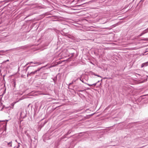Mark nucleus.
I'll use <instances>...</instances> for the list:
<instances>
[{
	"label": "nucleus",
	"instance_id": "f257e3e1",
	"mask_svg": "<svg viewBox=\"0 0 148 148\" xmlns=\"http://www.w3.org/2000/svg\"><path fill=\"white\" fill-rule=\"evenodd\" d=\"M80 80L83 83L86 84V82L89 79V77L88 76L86 75L84 76V78H82L81 77L79 78Z\"/></svg>",
	"mask_w": 148,
	"mask_h": 148
},
{
	"label": "nucleus",
	"instance_id": "f03ea898",
	"mask_svg": "<svg viewBox=\"0 0 148 148\" xmlns=\"http://www.w3.org/2000/svg\"><path fill=\"white\" fill-rule=\"evenodd\" d=\"M36 64L37 65H40V64H41V63L39 62H28L27 64L26 65V66L29 64L31 65L32 64Z\"/></svg>",
	"mask_w": 148,
	"mask_h": 148
},
{
	"label": "nucleus",
	"instance_id": "7ed1b4c3",
	"mask_svg": "<svg viewBox=\"0 0 148 148\" xmlns=\"http://www.w3.org/2000/svg\"><path fill=\"white\" fill-rule=\"evenodd\" d=\"M36 73V71L34 72H32L30 73L28 72L27 74V76L28 77L29 76L31 75H34Z\"/></svg>",
	"mask_w": 148,
	"mask_h": 148
},
{
	"label": "nucleus",
	"instance_id": "20e7f679",
	"mask_svg": "<svg viewBox=\"0 0 148 148\" xmlns=\"http://www.w3.org/2000/svg\"><path fill=\"white\" fill-rule=\"evenodd\" d=\"M89 74L90 75H94L95 76H97L98 77H102L101 76H100L99 75H97L95 73L93 72H91V71H90V72Z\"/></svg>",
	"mask_w": 148,
	"mask_h": 148
},
{
	"label": "nucleus",
	"instance_id": "39448f33",
	"mask_svg": "<svg viewBox=\"0 0 148 148\" xmlns=\"http://www.w3.org/2000/svg\"><path fill=\"white\" fill-rule=\"evenodd\" d=\"M148 65V61L147 62L143 63L141 65V67L143 68L145 66H147Z\"/></svg>",
	"mask_w": 148,
	"mask_h": 148
},
{
	"label": "nucleus",
	"instance_id": "423d86ee",
	"mask_svg": "<svg viewBox=\"0 0 148 148\" xmlns=\"http://www.w3.org/2000/svg\"><path fill=\"white\" fill-rule=\"evenodd\" d=\"M48 75V73H44L43 75L42 76V78L44 79L47 78Z\"/></svg>",
	"mask_w": 148,
	"mask_h": 148
},
{
	"label": "nucleus",
	"instance_id": "0eeeda50",
	"mask_svg": "<svg viewBox=\"0 0 148 148\" xmlns=\"http://www.w3.org/2000/svg\"><path fill=\"white\" fill-rule=\"evenodd\" d=\"M97 83H96L93 84H87V85H88L90 87H91L92 86H95L97 84Z\"/></svg>",
	"mask_w": 148,
	"mask_h": 148
},
{
	"label": "nucleus",
	"instance_id": "6e6552de",
	"mask_svg": "<svg viewBox=\"0 0 148 148\" xmlns=\"http://www.w3.org/2000/svg\"><path fill=\"white\" fill-rule=\"evenodd\" d=\"M148 32V28L143 31L142 33L143 35L144 34Z\"/></svg>",
	"mask_w": 148,
	"mask_h": 148
},
{
	"label": "nucleus",
	"instance_id": "1a4fd4ad",
	"mask_svg": "<svg viewBox=\"0 0 148 148\" xmlns=\"http://www.w3.org/2000/svg\"><path fill=\"white\" fill-rule=\"evenodd\" d=\"M7 145L10 147L12 146V141H11L9 143H7Z\"/></svg>",
	"mask_w": 148,
	"mask_h": 148
},
{
	"label": "nucleus",
	"instance_id": "9d476101",
	"mask_svg": "<svg viewBox=\"0 0 148 148\" xmlns=\"http://www.w3.org/2000/svg\"><path fill=\"white\" fill-rule=\"evenodd\" d=\"M37 65L36 64H35L34 65V64H33V65H31V66H29L27 67V68L26 69V71L28 69V68L30 67V66H37Z\"/></svg>",
	"mask_w": 148,
	"mask_h": 148
},
{
	"label": "nucleus",
	"instance_id": "9b49d317",
	"mask_svg": "<svg viewBox=\"0 0 148 148\" xmlns=\"http://www.w3.org/2000/svg\"><path fill=\"white\" fill-rule=\"evenodd\" d=\"M20 147L19 144H18L17 146H16L14 147V148H19Z\"/></svg>",
	"mask_w": 148,
	"mask_h": 148
},
{
	"label": "nucleus",
	"instance_id": "f8f14e48",
	"mask_svg": "<svg viewBox=\"0 0 148 148\" xmlns=\"http://www.w3.org/2000/svg\"><path fill=\"white\" fill-rule=\"evenodd\" d=\"M75 82V80H74V79H73V81H72V82L71 83H70L69 84V85H71V84H73V83L74 82Z\"/></svg>",
	"mask_w": 148,
	"mask_h": 148
},
{
	"label": "nucleus",
	"instance_id": "ddd939ff",
	"mask_svg": "<svg viewBox=\"0 0 148 148\" xmlns=\"http://www.w3.org/2000/svg\"><path fill=\"white\" fill-rule=\"evenodd\" d=\"M143 40H145V41H148V38H143V39H142Z\"/></svg>",
	"mask_w": 148,
	"mask_h": 148
},
{
	"label": "nucleus",
	"instance_id": "4468645a",
	"mask_svg": "<svg viewBox=\"0 0 148 148\" xmlns=\"http://www.w3.org/2000/svg\"><path fill=\"white\" fill-rule=\"evenodd\" d=\"M75 54V53H71V57H72L73 56H74V55Z\"/></svg>",
	"mask_w": 148,
	"mask_h": 148
},
{
	"label": "nucleus",
	"instance_id": "2eb2a0df",
	"mask_svg": "<svg viewBox=\"0 0 148 148\" xmlns=\"http://www.w3.org/2000/svg\"><path fill=\"white\" fill-rule=\"evenodd\" d=\"M41 68H38L37 70H36V72L38 71H39L40 69Z\"/></svg>",
	"mask_w": 148,
	"mask_h": 148
},
{
	"label": "nucleus",
	"instance_id": "dca6fc26",
	"mask_svg": "<svg viewBox=\"0 0 148 148\" xmlns=\"http://www.w3.org/2000/svg\"><path fill=\"white\" fill-rule=\"evenodd\" d=\"M143 34L141 33L140 34V35L138 36H141L142 35H143Z\"/></svg>",
	"mask_w": 148,
	"mask_h": 148
},
{
	"label": "nucleus",
	"instance_id": "f3484780",
	"mask_svg": "<svg viewBox=\"0 0 148 148\" xmlns=\"http://www.w3.org/2000/svg\"><path fill=\"white\" fill-rule=\"evenodd\" d=\"M31 15H32V14H29V15H28V16H27L25 18H27V17H28V16H30Z\"/></svg>",
	"mask_w": 148,
	"mask_h": 148
},
{
	"label": "nucleus",
	"instance_id": "a211bd4d",
	"mask_svg": "<svg viewBox=\"0 0 148 148\" xmlns=\"http://www.w3.org/2000/svg\"><path fill=\"white\" fill-rule=\"evenodd\" d=\"M5 1H6L4 0V1H0V3H1L2 2H4Z\"/></svg>",
	"mask_w": 148,
	"mask_h": 148
},
{
	"label": "nucleus",
	"instance_id": "6ab92c4d",
	"mask_svg": "<svg viewBox=\"0 0 148 148\" xmlns=\"http://www.w3.org/2000/svg\"><path fill=\"white\" fill-rule=\"evenodd\" d=\"M13 83L14 84V86L15 87V82H13Z\"/></svg>",
	"mask_w": 148,
	"mask_h": 148
},
{
	"label": "nucleus",
	"instance_id": "aec40b11",
	"mask_svg": "<svg viewBox=\"0 0 148 148\" xmlns=\"http://www.w3.org/2000/svg\"><path fill=\"white\" fill-rule=\"evenodd\" d=\"M78 79V78H77L76 79H74L75 81Z\"/></svg>",
	"mask_w": 148,
	"mask_h": 148
},
{
	"label": "nucleus",
	"instance_id": "412c9836",
	"mask_svg": "<svg viewBox=\"0 0 148 148\" xmlns=\"http://www.w3.org/2000/svg\"><path fill=\"white\" fill-rule=\"evenodd\" d=\"M144 0H140V2H141H141H143V1H144Z\"/></svg>",
	"mask_w": 148,
	"mask_h": 148
},
{
	"label": "nucleus",
	"instance_id": "4be33fe9",
	"mask_svg": "<svg viewBox=\"0 0 148 148\" xmlns=\"http://www.w3.org/2000/svg\"><path fill=\"white\" fill-rule=\"evenodd\" d=\"M82 91H82V90H78V91H79V92H82Z\"/></svg>",
	"mask_w": 148,
	"mask_h": 148
},
{
	"label": "nucleus",
	"instance_id": "5701e85b",
	"mask_svg": "<svg viewBox=\"0 0 148 148\" xmlns=\"http://www.w3.org/2000/svg\"><path fill=\"white\" fill-rule=\"evenodd\" d=\"M11 105H12V106H14V104L13 103H12V104H11Z\"/></svg>",
	"mask_w": 148,
	"mask_h": 148
},
{
	"label": "nucleus",
	"instance_id": "b1692460",
	"mask_svg": "<svg viewBox=\"0 0 148 148\" xmlns=\"http://www.w3.org/2000/svg\"><path fill=\"white\" fill-rule=\"evenodd\" d=\"M134 123H130V124H133Z\"/></svg>",
	"mask_w": 148,
	"mask_h": 148
},
{
	"label": "nucleus",
	"instance_id": "393cba45",
	"mask_svg": "<svg viewBox=\"0 0 148 148\" xmlns=\"http://www.w3.org/2000/svg\"><path fill=\"white\" fill-rule=\"evenodd\" d=\"M9 61V60H7L6 61V62L7 61Z\"/></svg>",
	"mask_w": 148,
	"mask_h": 148
},
{
	"label": "nucleus",
	"instance_id": "a878e982",
	"mask_svg": "<svg viewBox=\"0 0 148 148\" xmlns=\"http://www.w3.org/2000/svg\"><path fill=\"white\" fill-rule=\"evenodd\" d=\"M66 51L67 53L68 52V51L67 50H66Z\"/></svg>",
	"mask_w": 148,
	"mask_h": 148
},
{
	"label": "nucleus",
	"instance_id": "bb28decb",
	"mask_svg": "<svg viewBox=\"0 0 148 148\" xmlns=\"http://www.w3.org/2000/svg\"><path fill=\"white\" fill-rule=\"evenodd\" d=\"M69 133H70V131H69V132H68Z\"/></svg>",
	"mask_w": 148,
	"mask_h": 148
},
{
	"label": "nucleus",
	"instance_id": "cd10ccee",
	"mask_svg": "<svg viewBox=\"0 0 148 148\" xmlns=\"http://www.w3.org/2000/svg\"><path fill=\"white\" fill-rule=\"evenodd\" d=\"M99 82V81H98V82L97 83H98Z\"/></svg>",
	"mask_w": 148,
	"mask_h": 148
},
{
	"label": "nucleus",
	"instance_id": "c85d7f7f",
	"mask_svg": "<svg viewBox=\"0 0 148 148\" xmlns=\"http://www.w3.org/2000/svg\"><path fill=\"white\" fill-rule=\"evenodd\" d=\"M2 51H0V52H2Z\"/></svg>",
	"mask_w": 148,
	"mask_h": 148
},
{
	"label": "nucleus",
	"instance_id": "c756f323",
	"mask_svg": "<svg viewBox=\"0 0 148 148\" xmlns=\"http://www.w3.org/2000/svg\"><path fill=\"white\" fill-rule=\"evenodd\" d=\"M45 135H44V136H43V137H45Z\"/></svg>",
	"mask_w": 148,
	"mask_h": 148
}]
</instances>
